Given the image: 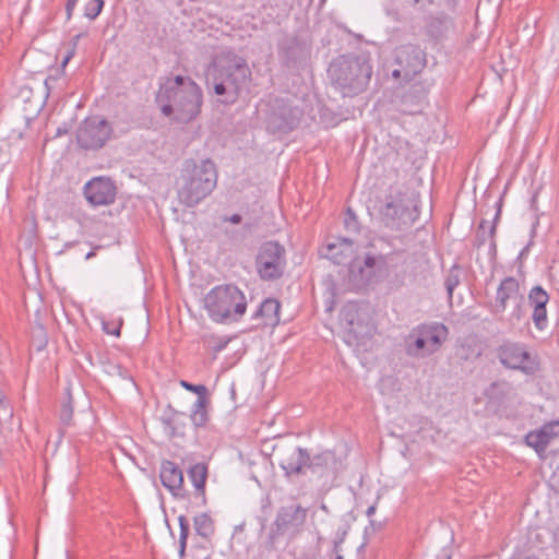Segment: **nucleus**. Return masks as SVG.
<instances>
[{"label": "nucleus", "instance_id": "nucleus-4", "mask_svg": "<svg viewBox=\"0 0 559 559\" xmlns=\"http://www.w3.org/2000/svg\"><path fill=\"white\" fill-rule=\"evenodd\" d=\"M332 84L343 96H355L365 91L372 74L368 60L357 56H340L329 67Z\"/></svg>", "mask_w": 559, "mask_h": 559}, {"label": "nucleus", "instance_id": "nucleus-32", "mask_svg": "<svg viewBox=\"0 0 559 559\" xmlns=\"http://www.w3.org/2000/svg\"><path fill=\"white\" fill-rule=\"evenodd\" d=\"M378 257L371 253H366L364 259L356 257L349 263V272L352 274L362 275L364 267L372 270L377 264Z\"/></svg>", "mask_w": 559, "mask_h": 559}, {"label": "nucleus", "instance_id": "nucleus-38", "mask_svg": "<svg viewBox=\"0 0 559 559\" xmlns=\"http://www.w3.org/2000/svg\"><path fill=\"white\" fill-rule=\"evenodd\" d=\"M104 0H91L85 4L84 16L90 20H95L104 8Z\"/></svg>", "mask_w": 559, "mask_h": 559}, {"label": "nucleus", "instance_id": "nucleus-60", "mask_svg": "<svg viewBox=\"0 0 559 559\" xmlns=\"http://www.w3.org/2000/svg\"><path fill=\"white\" fill-rule=\"evenodd\" d=\"M75 49H76V48L71 47V48L68 50V52H67V55H66V56H69V58H70V59H72V58H73V56L75 55Z\"/></svg>", "mask_w": 559, "mask_h": 559}, {"label": "nucleus", "instance_id": "nucleus-2", "mask_svg": "<svg viewBox=\"0 0 559 559\" xmlns=\"http://www.w3.org/2000/svg\"><path fill=\"white\" fill-rule=\"evenodd\" d=\"M182 183L178 191L180 201L189 207L195 206L209 197L217 185V167L211 158L186 159L180 176Z\"/></svg>", "mask_w": 559, "mask_h": 559}, {"label": "nucleus", "instance_id": "nucleus-37", "mask_svg": "<svg viewBox=\"0 0 559 559\" xmlns=\"http://www.w3.org/2000/svg\"><path fill=\"white\" fill-rule=\"evenodd\" d=\"M460 272L461 267L457 264H454L445 277L444 285L450 299L452 298L454 288L460 284Z\"/></svg>", "mask_w": 559, "mask_h": 559}, {"label": "nucleus", "instance_id": "nucleus-23", "mask_svg": "<svg viewBox=\"0 0 559 559\" xmlns=\"http://www.w3.org/2000/svg\"><path fill=\"white\" fill-rule=\"evenodd\" d=\"M523 295L520 293V284L513 276L504 277L497 288L492 312L495 314L503 313L507 309L508 301H519Z\"/></svg>", "mask_w": 559, "mask_h": 559}, {"label": "nucleus", "instance_id": "nucleus-10", "mask_svg": "<svg viewBox=\"0 0 559 559\" xmlns=\"http://www.w3.org/2000/svg\"><path fill=\"white\" fill-rule=\"evenodd\" d=\"M307 519V509L300 504L281 507L270 528L267 544L274 547L277 539L289 531H299Z\"/></svg>", "mask_w": 559, "mask_h": 559}, {"label": "nucleus", "instance_id": "nucleus-62", "mask_svg": "<svg viewBox=\"0 0 559 559\" xmlns=\"http://www.w3.org/2000/svg\"><path fill=\"white\" fill-rule=\"evenodd\" d=\"M70 60L71 59L69 58V56H64V58L62 60V67L64 68Z\"/></svg>", "mask_w": 559, "mask_h": 559}, {"label": "nucleus", "instance_id": "nucleus-63", "mask_svg": "<svg viewBox=\"0 0 559 559\" xmlns=\"http://www.w3.org/2000/svg\"><path fill=\"white\" fill-rule=\"evenodd\" d=\"M93 257H95V252L94 251H90L88 253H86L85 259L88 260V259H91Z\"/></svg>", "mask_w": 559, "mask_h": 559}, {"label": "nucleus", "instance_id": "nucleus-44", "mask_svg": "<svg viewBox=\"0 0 559 559\" xmlns=\"http://www.w3.org/2000/svg\"><path fill=\"white\" fill-rule=\"evenodd\" d=\"M11 417H12V409L9 405V402L3 399H0V420L2 418L7 419V418H11Z\"/></svg>", "mask_w": 559, "mask_h": 559}, {"label": "nucleus", "instance_id": "nucleus-11", "mask_svg": "<svg viewBox=\"0 0 559 559\" xmlns=\"http://www.w3.org/2000/svg\"><path fill=\"white\" fill-rule=\"evenodd\" d=\"M111 128L105 119H85L76 132V142L84 150H98L110 138Z\"/></svg>", "mask_w": 559, "mask_h": 559}, {"label": "nucleus", "instance_id": "nucleus-6", "mask_svg": "<svg viewBox=\"0 0 559 559\" xmlns=\"http://www.w3.org/2000/svg\"><path fill=\"white\" fill-rule=\"evenodd\" d=\"M449 330L443 323H423L408 333L404 340L406 355L426 358L437 353L448 338Z\"/></svg>", "mask_w": 559, "mask_h": 559}, {"label": "nucleus", "instance_id": "nucleus-57", "mask_svg": "<svg viewBox=\"0 0 559 559\" xmlns=\"http://www.w3.org/2000/svg\"><path fill=\"white\" fill-rule=\"evenodd\" d=\"M374 512H376V506L373 504V506H370V507L367 509L366 514H367V516H369V518H370L371 515H373V514H374Z\"/></svg>", "mask_w": 559, "mask_h": 559}, {"label": "nucleus", "instance_id": "nucleus-8", "mask_svg": "<svg viewBox=\"0 0 559 559\" xmlns=\"http://www.w3.org/2000/svg\"><path fill=\"white\" fill-rule=\"evenodd\" d=\"M286 265L285 249L276 241H266L260 247L255 258V269L264 281L282 277Z\"/></svg>", "mask_w": 559, "mask_h": 559}, {"label": "nucleus", "instance_id": "nucleus-15", "mask_svg": "<svg viewBox=\"0 0 559 559\" xmlns=\"http://www.w3.org/2000/svg\"><path fill=\"white\" fill-rule=\"evenodd\" d=\"M188 477L194 487L192 493L188 492L186 510L192 512L195 509L202 508L206 504L205 485L209 475L207 464L199 462L191 465L187 471Z\"/></svg>", "mask_w": 559, "mask_h": 559}, {"label": "nucleus", "instance_id": "nucleus-56", "mask_svg": "<svg viewBox=\"0 0 559 559\" xmlns=\"http://www.w3.org/2000/svg\"><path fill=\"white\" fill-rule=\"evenodd\" d=\"M82 36H83L82 34H78V35H75V36L72 38V47L76 48L78 43H79V40H80V38H81Z\"/></svg>", "mask_w": 559, "mask_h": 559}, {"label": "nucleus", "instance_id": "nucleus-18", "mask_svg": "<svg viewBox=\"0 0 559 559\" xmlns=\"http://www.w3.org/2000/svg\"><path fill=\"white\" fill-rule=\"evenodd\" d=\"M84 194L92 205H109L116 199L117 188L110 178L97 177L85 185Z\"/></svg>", "mask_w": 559, "mask_h": 559}, {"label": "nucleus", "instance_id": "nucleus-53", "mask_svg": "<svg viewBox=\"0 0 559 559\" xmlns=\"http://www.w3.org/2000/svg\"><path fill=\"white\" fill-rule=\"evenodd\" d=\"M437 559H451L450 551L447 548H443L437 556Z\"/></svg>", "mask_w": 559, "mask_h": 559}, {"label": "nucleus", "instance_id": "nucleus-30", "mask_svg": "<svg viewBox=\"0 0 559 559\" xmlns=\"http://www.w3.org/2000/svg\"><path fill=\"white\" fill-rule=\"evenodd\" d=\"M193 526L195 533L203 538L211 537L215 532L214 521L207 513H201L194 516Z\"/></svg>", "mask_w": 559, "mask_h": 559}, {"label": "nucleus", "instance_id": "nucleus-21", "mask_svg": "<svg viewBox=\"0 0 559 559\" xmlns=\"http://www.w3.org/2000/svg\"><path fill=\"white\" fill-rule=\"evenodd\" d=\"M549 294L539 285L531 288L527 295L528 306L532 308V321L536 330L543 332L549 326L547 305Z\"/></svg>", "mask_w": 559, "mask_h": 559}, {"label": "nucleus", "instance_id": "nucleus-64", "mask_svg": "<svg viewBox=\"0 0 559 559\" xmlns=\"http://www.w3.org/2000/svg\"><path fill=\"white\" fill-rule=\"evenodd\" d=\"M53 79L51 76L47 78L46 81H45V85L49 88V83L50 81H52Z\"/></svg>", "mask_w": 559, "mask_h": 559}, {"label": "nucleus", "instance_id": "nucleus-28", "mask_svg": "<svg viewBox=\"0 0 559 559\" xmlns=\"http://www.w3.org/2000/svg\"><path fill=\"white\" fill-rule=\"evenodd\" d=\"M483 347L475 337H466L456 349V355L462 360L476 359L481 355Z\"/></svg>", "mask_w": 559, "mask_h": 559}, {"label": "nucleus", "instance_id": "nucleus-34", "mask_svg": "<svg viewBox=\"0 0 559 559\" xmlns=\"http://www.w3.org/2000/svg\"><path fill=\"white\" fill-rule=\"evenodd\" d=\"M180 535H179V557L183 558L186 555L187 540L190 531L189 520L186 515H179L178 518Z\"/></svg>", "mask_w": 559, "mask_h": 559}, {"label": "nucleus", "instance_id": "nucleus-13", "mask_svg": "<svg viewBox=\"0 0 559 559\" xmlns=\"http://www.w3.org/2000/svg\"><path fill=\"white\" fill-rule=\"evenodd\" d=\"M278 465L285 477L297 478L308 474L309 450L289 445L278 450Z\"/></svg>", "mask_w": 559, "mask_h": 559}, {"label": "nucleus", "instance_id": "nucleus-29", "mask_svg": "<svg viewBox=\"0 0 559 559\" xmlns=\"http://www.w3.org/2000/svg\"><path fill=\"white\" fill-rule=\"evenodd\" d=\"M341 316L342 320L346 322L348 331L353 332L354 334H358L359 332L356 328L360 322L358 305L355 302H348L344 306Z\"/></svg>", "mask_w": 559, "mask_h": 559}, {"label": "nucleus", "instance_id": "nucleus-42", "mask_svg": "<svg viewBox=\"0 0 559 559\" xmlns=\"http://www.w3.org/2000/svg\"><path fill=\"white\" fill-rule=\"evenodd\" d=\"M397 213L399 212H383V215L381 217L382 223L391 229H401L400 225L395 223L394 215H396Z\"/></svg>", "mask_w": 559, "mask_h": 559}, {"label": "nucleus", "instance_id": "nucleus-3", "mask_svg": "<svg viewBox=\"0 0 559 559\" xmlns=\"http://www.w3.org/2000/svg\"><path fill=\"white\" fill-rule=\"evenodd\" d=\"M251 79V70L245 58L228 51L221 55L213 73V91L224 96L226 105L236 103L242 88Z\"/></svg>", "mask_w": 559, "mask_h": 559}, {"label": "nucleus", "instance_id": "nucleus-51", "mask_svg": "<svg viewBox=\"0 0 559 559\" xmlns=\"http://www.w3.org/2000/svg\"><path fill=\"white\" fill-rule=\"evenodd\" d=\"M533 243V240H531L520 252L518 259L521 260L523 258H525L527 254H528V251H530V247L531 245Z\"/></svg>", "mask_w": 559, "mask_h": 559}, {"label": "nucleus", "instance_id": "nucleus-41", "mask_svg": "<svg viewBox=\"0 0 559 559\" xmlns=\"http://www.w3.org/2000/svg\"><path fill=\"white\" fill-rule=\"evenodd\" d=\"M328 253L326 257L331 259L335 264H344L346 257L343 252L338 251V247L335 243H330L326 247Z\"/></svg>", "mask_w": 559, "mask_h": 559}, {"label": "nucleus", "instance_id": "nucleus-55", "mask_svg": "<svg viewBox=\"0 0 559 559\" xmlns=\"http://www.w3.org/2000/svg\"><path fill=\"white\" fill-rule=\"evenodd\" d=\"M495 210L500 211L502 207V197L499 195V198L496 200L493 204Z\"/></svg>", "mask_w": 559, "mask_h": 559}, {"label": "nucleus", "instance_id": "nucleus-36", "mask_svg": "<svg viewBox=\"0 0 559 559\" xmlns=\"http://www.w3.org/2000/svg\"><path fill=\"white\" fill-rule=\"evenodd\" d=\"M524 297H522L519 301L514 302V307L508 317V323L510 328L518 326L525 318V309H524Z\"/></svg>", "mask_w": 559, "mask_h": 559}, {"label": "nucleus", "instance_id": "nucleus-1", "mask_svg": "<svg viewBox=\"0 0 559 559\" xmlns=\"http://www.w3.org/2000/svg\"><path fill=\"white\" fill-rule=\"evenodd\" d=\"M155 102L163 116L179 123H189L201 112L203 93L190 76L178 74L159 84Z\"/></svg>", "mask_w": 559, "mask_h": 559}, {"label": "nucleus", "instance_id": "nucleus-5", "mask_svg": "<svg viewBox=\"0 0 559 559\" xmlns=\"http://www.w3.org/2000/svg\"><path fill=\"white\" fill-rule=\"evenodd\" d=\"M204 308L216 323L238 322L246 313L247 299L236 285H217L205 295Z\"/></svg>", "mask_w": 559, "mask_h": 559}, {"label": "nucleus", "instance_id": "nucleus-27", "mask_svg": "<svg viewBox=\"0 0 559 559\" xmlns=\"http://www.w3.org/2000/svg\"><path fill=\"white\" fill-rule=\"evenodd\" d=\"M452 24V19L445 13L431 15L426 25L427 34L435 39H439L444 36Z\"/></svg>", "mask_w": 559, "mask_h": 559}, {"label": "nucleus", "instance_id": "nucleus-43", "mask_svg": "<svg viewBox=\"0 0 559 559\" xmlns=\"http://www.w3.org/2000/svg\"><path fill=\"white\" fill-rule=\"evenodd\" d=\"M121 326H122V321H120L119 323L103 322L104 332L107 334L115 335V336H120Z\"/></svg>", "mask_w": 559, "mask_h": 559}, {"label": "nucleus", "instance_id": "nucleus-46", "mask_svg": "<svg viewBox=\"0 0 559 559\" xmlns=\"http://www.w3.org/2000/svg\"><path fill=\"white\" fill-rule=\"evenodd\" d=\"M408 7L424 9L426 4L432 3V0H404Z\"/></svg>", "mask_w": 559, "mask_h": 559}, {"label": "nucleus", "instance_id": "nucleus-20", "mask_svg": "<svg viewBox=\"0 0 559 559\" xmlns=\"http://www.w3.org/2000/svg\"><path fill=\"white\" fill-rule=\"evenodd\" d=\"M159 478L162 485L176 499L188 498V490L185 488V477L182 469L173 461L164 460L160 463Z\"/></svg>", "mask_w": 559, "mask_h": 559}, {"label": "nucleus", "instance_id": "nucleus-47", "mask_svg": "<svg viewBox=\"0 0 559 559\" xmlns=\"http://www.w3.org/2000/svg\"><path fill=\"white\" fill-rule=\"evenodd\" d=\"M79 0H68L67 3H66V14H67V20H71L72 15H73V11L76 7V3H78Z\"/></svg>", "mask_w": 559, "mask_h": 559}, {"label": "nucleus", "instance_id": "nucleus-40", "mask_svg": "<svg viewBox=\"0 0 559 559\" xmlns=\"http://www.w3.org/2000/svg\"><path fill=\"white\" fill-rule=\"evenodd\" d=\"M542 435H544L547 440L550 442V440L557 436H559V419L552 420L550 423H546L543 425Z\"/></svg>", "mask_w": 559, "mask_h": 559}, {"label": "nucleus", "instance_id": "nucleus-24", "mask_svg": "<svg viewBox=\"0 0 559 559\" xmlns=\"http://www.w3.org/2000/svg\"><path fill=\"white\" fill-rule=\"evenodd\" d=\"M188 416L183 412L175 409L170 404L166 406L160 416L164 431L170 438H183L187 431Z\"/></svg>", "mask_w": 559, "mask_h": 559}, {"label": "nucleus", "instance_id": "nucleus-49", "mask_svg": "<svg viewBox=\"0 0 559 559\" xmlns=\"http://www.w3.org/2000/svg\"><path fill=\"white\" fill-rule=\"evenodd\" d=\"M241 216L238 213L233 214L231 216L224 217L225 222H230L233 224H239L241 222Z\"/></svg>", "mask_w": 559, "mask_h": 559}, {"label": "nucleus", "instance_id": "nucleus-33", "mask_svg": "<svg viewBox=\"0 0 559 559\" xmlns=\"http://www.w3.org/2000/svg\"><path fill=\"white\" fill-rule=\"evenodd\" d=\"M59 417L63 425H71L73 418V401L70 386L66 388V401L61 406Z\"/></svg>", "mask_w": 559, "mask_h": 559}, {"label": "nucleus", "instance_id": "nucleus-22", "mask_svg": "<svg viewBox=\"0 0 559 559\" xmlns=\"http://www.w3.org/2000/svg\"><path fill=\"white\" fill-rule=\"evenodd\" d=\"M337 467V457L334 451L323 450L316 454L309 452L308 473L321 479L333 476Z\"/></svg>", "mask_w": 559, "mask_h": 559}, {"label": "nucleus", "instance_id": "nucleus-25", "mask_svg": "<svg viewBox=\"0 0 559 559\" xmlns=\"http://www.w3.org/2000/svg\"><path fill=\"white\" fill-rule=\"evenodd\" d=\"M281 304L275 298H266L252 314V319L259 321L258 325L274 328L280 321Z\"/></svg>", "mask_w": 559, "mask_h": 559}, {"label": "nucleus", "instance_id": "nucleus-45", "mask_svg": "<svg viewBox=\"0 0 559 559\" xmlns=\"http://www.w3.org/2000/svg\"><path fill=\"white\" fill-rule=\"evenodd\" d=\"M342 543H343V537H340V538L333 540V548H332L333 557L331 559H344L343 555L341 554Z\"/></svg>", "mask_w": 559, "mask_h": 559}, {"label": "nucleus", "instance_id": "nucleus-35", "mask_svg": "<svg viewBox=\"0 0 559 559\" xmlns=\"http://www.w3.org/2000/svg\"><path fill=\"white\" fill-rule=\"evenodd\" d=\"M527 445L535 449L536 452H543L546 450L549 441L547 438L542 435V429H539L537 432H530L525 437Z\"/></svg>", "mask_w": 559, "mask_h": 559}, {"label": "nucleus", "instance_id": "nucleus-12", "mask_svg": "<svg viewBox=\"0 0 559 559\" xmlns=\"http://www.w3.org/2000/svg\"><path fill=\"white\" fill-rule=\"evenodd\" d=\"M278 465L285 477L297 478L308 474L309 450L289 445L278 450Z\"/></svg>", "mask_w": 559, "mask_h": 559}, {"label": "nucleus", "instance_id": "nucleus-61", "mask_svg": "<svg viewBox=\"0 0 559 559\" xmlns=\"http://www.w3.org/2000/svg\"><path fill=\"white\" fill-rule=\"evenodd\" d=\"M401 111L405 112V114H416L419 111V109H406V108H401Z\"/></svg>", "mask_w": 559, "mask_h": 559}, {"label": "nucleus", "instance_id": "nucleus-52", "mask_svg": "<svg viewBox=\"0 0 559 559\" xmlns=\"http://www.w3.org/2000/svg\"><path fill=\"white\" fill-rule=\"evenodd\" d=\"M228 342H229L228 340H224V341H223V340H221V341H219V342H218V343L213 347V349H214L215 352H221V350H223V349L226 347V345L228 344Z\"/></svg>", "mask_w": 559, "mask_h": 559}, {"label": "nucleus", "instance_id": "nucleus-39", "mask_svg": "<svg viewBox=\"0 0 559 559\" xmlns=\"http://www.w3.org/2000/svg\"><path fill=\"white\" fill-rule=\"evenodd\" d=\"M344 225L347 231L350 233H359L361 229L356 212H345Z\"/></svg>", "mask_w": 559, "mask_h": 559}, {"label": "nucleus", "instance_id": "nucleus-54", "mask_svg": "<svg viewBox=\"0 0 559 559\" xmlns=\"http://www.w3.org/2000/svg\"><path fill=\"white\" fill-rule=\"evenodd\" d=\"M414 93L412 91L405 93L402 97V105H405L408 100H413Z\"/></svg>", "mask_w": 559, "mask_h": 559}, {"label": "nucleus", "instance_id": "nucleus-16", "mask_svg": "<svg viewBox=\"0 0 559 559\" xmlns=\"http://www.w3.org/2000/svg\"><path fill=\"white\" fill-rule=\"evenodd\" d=\"M395 63L405 71V80H412L426 67L425 51L416 45L406 44L395 49Z\"/></svg>", "mask_w": 559, "mask_h": 559}, {"label": "nucleus", "instance_id": "nucleus-48", "mask_svg": "<svg viewBox=\"0 0 559 559\" xmlns=\"http://www.w3.org/2000/svg\"><path fill=\"white\" fill-rule=\"evenodd\" d=\"M539 224V215L534 214L532 217V224H531V238H534L536 235V228Z\"/></svg>", "mask_w": 559, "mask_h": 559}, {"label": "nucleus", "instance_id": "nucleus-14", "mask_svg": "<svg viewBox=\"0 0 559 559\" xmlns=\"http://www.w3.org/2000/svg\"><path fill=\"white\" fill-rule=\"evenodd\" d=\"M278 465L285 477L297 478L308 474L309 450L289 445L278 450Z\"/></svg>", "mask_w": 559, "mask_h": 559}, {"label": "nucleus", "instance_id": "nucleus-26", "mask_svg": "<svg viewBox=\"0 0 559 559\" xmlns=\"http://www.w3.org/2000/svg\"><path fill=\"white\" fill-rule=\"evenodd\" d=\"M501 212H496L491 222L481 219L476 233L475 243L479 248L489 241L490 251L496 254L497 245L495 240L497 223L500 219Z\"/></svg>", "mask_w": 559, "mask_h": 559}, {"label": "nucleus", "instance_id": "nucleus-19", "mask_svg": "<svg viewBox=\"0 0 559 559\" xmlns=\"http://www.w3.org/2000/svg\"><path fill=\"white\" fill-rule=\"evenodd\" d=\"M179 383L185 390L198 395L192 405L190 420L195 428L204 427L209 421L207 408L211 403L207 388L204 384H194L187 380H180Z\"/></svg>", "mask_w": 559, "mask_h": 559}, {"label": "nucleus", "instance_id": "nucleus-58", "mask_svg": "<svg viewBox=\"0 0 559 559\" xmlns=\"http://www.w3.org/2000/svg\"><path fill=\"white\" fill-rule=\"evenodd\" d=\"M68 132L67 128H58L56 132V136H61Z\"/></svg>", "mask_w": 559, "mask_h": 559}, {"label": "nucleus", "instance_id": "nucleus-7", "mask_svg": "<svg viewBox=\"0 0 559 559\" xmlns=\"http://www.w3.org/2000/svg\"><path fill=\"white\" fill-rule=\"evenodd\" d=\"M496 355L507 369L519 370L527 376H533L540 369L538 355L532 353L522 342L504 340L496 348Z\"/></svg>", "mask_w": 559, "mask_h": 559}, {"label": "nucleus", "instance_id": "nucleus-17", "mask_svg": "<svg viewBox=\"0 0 559 559\" xmlns=\"http://www.w3.org/2000/svg\"><path fill=\"white\" fill-rule=\"evenodd\" d=\"M419 193L403 183L395 182L390 186L385 197L386 210H419Z\"/></svg>", "mask_w": 559, "mask_h": 559}, {"label": "nucleus", "instance_id": "nucleus-50", "mask_svg": "<svg viewBox=\"0 0 559 559\" xmlns=\"http://www.w3.org/2000/svg\"><path fill=\"white\" fill-rule=\"evenodd\" d=\"M392 76L395 79L402 78L405 80V71L402 67H399L392 71Z\"/></svg>", "mask_w": 559, "mask_h": 559}, {"label": "nucleus", "instance_id": "nucleus-31", "mask_svg": "<svg viewBox=\"0 0 559 559\" xmlns=\"http://www.w3.org/2000/svg\"><path fill=\"white\" fill-rule=\"evenodd\" d=\"M282 50L288 60L296 61L305 53L306 47L298 37L294 36L283 43Z\"/></svg>", "mask_w": 559, "mask_h": 559}, {"label": "nucleus", "instance_id": "nucleus-9", "mask_svg": "<svg viewBox=\"0 0 559 559\" xmlns=\"http://www.w3.org/2000/svg\"><path fill=\"white\" fill-rule=\"evenodd\" d=\"M302 116V109L288 100L276 98L266 119V129L274 134H287L298 127Z\"/></svg>", "mask_w": 559, "mask_h": 559}, {"label": "nucleus", "instance_id": "nucleus-59", "mask_svg": "<svg viewBox=\"0 0 559 559\" xmlns=\"http://www.w3.org/2000/svg\"><path fill=\"white\" fill-rule=\"evenodd\" d=\"M554 479L557 481L556 486H557V490L559 491V467L557 468V471L554 475Z\"/></svg>", "mask_w": 559, "mask_h": 559}]
</instances>
